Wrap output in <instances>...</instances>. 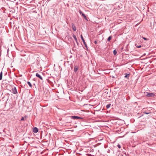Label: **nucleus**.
<instances>
[{
    "instance_id": "obj_1",
    "label": "nucleus",
    "mask_w": 156,
    "mask_h": 156,
    "mask_svg": "<svg viewBox=\"0 0 156 156\" xmlns=\"http://www.w3.org/2000/svg\"><path fill=\"white\" fill-rule=\"evenodd\" d=\"M12 92L15 94H16L17 93V91L16 87H14L12 88Z\"/></svg>"
},
{
    "instance_id": "obj_2",
    "label": "nucleus",
    "mask_w": 156,
    "mask_h": 156,
    "mask_svg": "<svg viewBox=\"0 0 156 156\" xmlns=\"http://www.w3.org/2000/svg\"><path fill=\"white\" fill-rule=\"evenodd\" d=\"M154 95V93H149V92L147 93V94L146 95V96L148 97H153Z\"/></svg>"
},
{
    "instance_id": "obj_3",
    "label": "nucleus",
    "mask_w": 156,
    "mask_h": 156,
    "mask_svg": "<svg viewBox=\"0 0 156 156\" xmlns=\"http://www.w3.org/2000/svg\"><path fill=\"white\" fill-rule=\"evenodd\" d=\"M80 37H81V39L82 40L83 42V43L84 44V45L85 47H86L87 48V44L85 41L82 35H81Z\"/></svg>"
},
{
    "instance_id": "obj_4",
    "label": "nucleus",
    "mask_w": 156,
    "mask_h": 156,
    "mask_svg": "<svg viewBox=\"0 0 156 156\" xmlns=\"http://www.w3.org/2000/svg\"><path fill=\"white\" fill-rule=\"evenodd\" d=\"M79 12L80 14H81L85 20H88L86 16H85V15L80 10L79 11Z\"/></svg>"
},
{
    "instance_id": "obj_5",
    "label": "nucleus",
    "mask_w": 156,
    "mask_h": 156,
    "mask_svg": "<svg viewBox=\"0 0 156 156\" xmlns=\"http://www.w3.org/2000/svg\"><path fill=\"white\" fill-rule=\"evenodd\" d=\"M72 119H82V118L77 116H72L71 117Z\"/></svg>"
},
{
    "instance_id": "obj_6",
    "label": "nucleus",
    "mask_w": 156,
    "mask_h": 156,
    "mask_svg": "<svg viewBox=\"0 0 156 156\" xmlns=\"http://www.w3.org/2000/svg\"><path fill=\"white\" fill-rule=\"evenodd\" d=\"M38 129L37 127H35L34 128L33 131L34 133H37L38 132Z\"/></svg>"
},
{
    "instance_id": "obj_7",
    "label": "nucleus",
    "mask_w": 156,
    "mask_h": 156,
    "mask_svg": "<svg viewBox=\"0 0 156 156\" xmlns=\"http://www.w3.org/2000/svg\"><path fill=\"white\" fill-rule=\"evenodd\" d=\"M36 76L37 77L39 78L41 80H43L42 77L38 73H36Z\"/></svg>"
},
{
    "instance_id": "obj_8",
    "label": "nucleus",
    "mask_w": 156,
    "mask_h": 156,
    "mask_svg": "<svg viewBox=\"0 0 156 156\" xmlns=\"http://www.w3.org/2000/svg\"><path fill=\"white\" fill-rule=\"evenodd\" d=\"M79 67L78 66H75L74 67V72H76L78 69Z\"/></svg>"
},
{
    "instance_id": "obj_9",
    "label": "nucleus",
    "mask_w": 156,
    "mask_h": 156,
    "mask_svg": "<svg viewBox=\"0 0 156 156\" xmlns=\"http://www.w3.org/2000/svg\"><path fill=\"white\" fill-rule=\"evenodd\" d=\"M73 37L74 38V39L75 41H76V42L78 44V43L77 42V39L76 37V35H73Z\"/></svg>"
},
{
    "instance_id": "obj_10",
    "label": "nucleus",
    "mask_w": 156,
    "mask_h": 156,
    "mask_svg": "<svg viewBox=\"0 0 156 156\" xmlns=\"http://www.w3.org/2000/svg\"><path fill=\"white\" fill-rule=\"evenodd\" d=\"M2 71L0 73V80H1L2 79Z\"/></svg>"
},
{
    "instance_id": "obj_11",
    "label": "nucleus",
    "mask_w": 156,
    "mask_h": 156,
    "mask_svg": "<svg viewBox=\"0 0 156 156\" xmlns=\"http://www.w3.org/2000/svg\"><path fill=\"white\" fill-rule=\"evenodd\" d=\"M27 83L28 84L29 86L31 87H32V85L31 83L29 82V81H28L27 82Z\"/></svg>"
},
{
    "instance_id": "obj_12",
    "label": "nucleus",
    "mask_w": 156,
    "mask_h": 156,
    "mask_svg": "<svg viewBox=\"0 0 156 156\" xmlns=\"http://www.w3.org/2000/svg\"><path fill=\"white\" fill-rule=\"evenodd\" d=\"M73 29L74 31H75L76 30V27L75 26H73Z\"/></svg>"
},
{
    "instance_id": "obj_13",
    "label": "nucleus",
    "mask_w": 156,
    "mask_h": 156,
    "mask_svg": "<svg viewBox=\"0 0 156 156\" xmlns=\"http://www.w3.org/2000/svg\"><path fill=\"white\" fill-rule=\"evenodd\" d=\"M111 39H112V36H110L108 38L107 40L108 41H110V40Z\"/></svg>"
},
{
    "instance_id": "obj_14",
    "label": "nucleus",
    "mask_w": 156,
    "mask_h": 156,
    "mask_svg": "<svg viewBox=\"0 0 156 156\" xmlns=\"http://www.w3.org/2000/svg\"><path fill=\"white\" fill-rule=\"evenodd\" d=\"M135 46H136V47L138 48H141V46L140 45H137V44H135Z\"/></svg>"
},
{
    "instance_id": "obj_15",
    "label": "nucleus",
    "mask_w": 156,
    "mask_h": 156,
    "mask_svg": "<svg viewBox=\"0 0 156 156\" xmlns=\"http://www.w3.org/2000/svg\"><path fill=\"white\" fill-rule=\"evenodd\" d=\"M113 54H114V55H115L116 54H117V51H116V50H114L113 51Z\"/></svg>"
},
{
    "instance_id": "obj_16",
    "label": "nucleus",
    "mask_w": 156,
    "mask_h": 156,
    "mask_svg": "<svg viewBox=\"0 0 156 156\" xmlns=\"http://www.w3.org/2000/svg\"><path fill=\"white\" fill-rule=\"evenodd\" d=\"M110 106H111V104H109L107 105L106 106V107L107 108H109L110 107Z\"/></svg>"
},
{
    "instance_id": "obj_17",
    "label": "nucleus",
    "mask_w": 156,
    "mask_h": 156,
    "mask_svg": "<svg viewBox=\"0 0 156 156\" xmlns=\"http://www.w3.org/2000/svg\"><path fill=\"white\" fill-rule=\"evenodd\" d=\"M129 74H127L125 76H124L125 78H127L128 79L129 78Z\"/></svg>"
},
{
    "instance_id": "obj_18",
    "label": "nucleus",
    "mask_w": 156,
    "mask_h": 156,
    "mask_svg": "<svg viewBox=\"0 0 156 156\" xmlns=\"http://www.w3.org/2000/svg\"><path fill=\"white\" fill-rule=\"evenodd\" d=\"M150 113H151L150 112H144V113L145 114H147V115L149 114Z\"/></svg>"
},
{
    "instance_id": "obj_19",
    "label": "nucleus",
    "mask_w": 156,
    "mask_h": 156,
    "mask_svg": "<svg viewBox=\"0 0 156 156\" xmlns=\"http://www.w3.org/2000/svg\"><path fill=\"white\" fill-rule=\"evenodd\" d=\"M24 120V118L23 117H22L21 119V121H23V120Z\"/></svg>"
},
{
    "instance_id": "obj_20",
    "label": "nucleus",
    "mask_w": 156,
    "mask_h": 156,
    "mask_svg": "<svg viewBox=\"0 0 156 156\" xmlns=\"http://www.w3.org/2000/svg\"><path fill=\"white\" fill-rule=\"evenodd\" d=\"M117 146L119 148H120L121 147L120 145L119 144H118L117 145Z\"/></svg>"
},
{
    "instance_id": "obj_21",
    "label": "nucleus",
    "mask_w": 156,
    "mask_h": 156,
    "mask_svg": "<svg viewBox=\"0 0 156 156\" xmlns=\"http://www.w3.org/2000/svg\"><path fill=\"white\" fill-rule=\"evenodd\" d=\"M94 42L95 44H97L98 43V42L96 41H95Z\"/></svg>"
},
{
    "instance_id": "obj_22",
    "label": "nucleus",
    "mask_w": 156,
    "mask_h": 156,
    "mask_svg": "<svg viewBox=\"0 0 156 156\" xmlns=\"http://www.w3.org/2000/svg\"><path fill=\"white\" fill-rule=\"evenodd\" d=\"M143 38L145 40H147V39L145 37H143Z\"/></svg>"
}]
</instances>
